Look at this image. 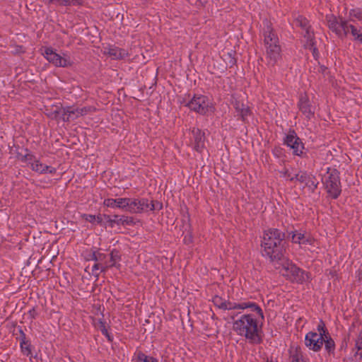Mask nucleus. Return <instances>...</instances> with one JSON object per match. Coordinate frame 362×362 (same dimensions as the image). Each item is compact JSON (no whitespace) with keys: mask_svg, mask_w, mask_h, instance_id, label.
Listing matches in <instances>:
<instances>
[{"mask_svg":"<svg viewBox=\"0 0 362 362\" xmlns=\"http://www.w3.org/2000/svg\"><path fill=\"white\" fill-rule=\"evenodd\" d=\"M349 30L351 31V33L354 37L355 40L362 43V28H359L358 29H357L352 25H350Z\"/></svg>","mask_w":362,"mask_h":362,"instance_id":"nucleus-22","label":"nucleus"},{"mask_svg":"<svg viewBox=\"0 0 362 362\" xmlns=\"http://www.w3.org/2000/svg\"><path fill=\"white\" fill-rule=\"evenodd\" d=\"M104 205L110 208H118L131 213L160 210L163 204L158 202H150L146 199L130 198L106 199Z\"/></svg>","mask_w":362,"mask_h":362,"instance_id":"nucleus-2","label":"nucleus"},{"mask_svg":"<svg viewBox=\"0 0 362 362\" xmlns=\"http://www.w3.org/2000/svg\"><path fill=\"white\" fill-rule=\"evenodd\" d=\"M313 55H314L315 57H316V56H317V53H316V49H315V48H313Z\"/></svg>","mask_w":362,"mask_h":362,"instance_id":"nucleus-33","label":"nucleus"},{"mask_svg":"<svg viewBox=\"0 0 362 362\" xmlns=\"http://www.w3.org/2000/svg\"><path fill=\"white\" fill-rule=\"evenodd\" d=\"M105 53L115 59H123L127 56V52L124 49H119L115 46L106 47Z\"/></svg>","mask_w":362,"mask_h":362,"instance_id":"nucleus-16","label":"nucleus"},{"mask_svg":"<svg viewBox=\"0 0 362 362\" xmlns=\"http://www.w3.org/2000/svg\"><path fill=\"white\" fill-rule=\"evenodd\" d=\"M292 241L300 245H312L313 243V240L309 235L299 231L293 233Z\"/></svg>","mask_w":362,"mask_h":362,"instance_id":"nucleus-15","label":"nucleus"},{"mask_svg":"<svg viewBox=\"0 0 362 362\" xmlns=\"http://www.w3.org/2000/svg\"><path fill=\"white\" fill-rule=\"evenodd\" d=\"M324 337L325 338V340L324 342V344L325 345V348L327 351H330L334 349V343L330 338H329L328 334H327L326 332L325 333Z\"/></svg>","mask_w":362,"mask_h":362,"instance_id":"nucleus-26","label":"nucleus"},{"mask_svg":"<svg viewBox=\"0 0 362 362\" xmlns=\"http://www.w3.org/2000/svg\"><path fill=\"white\" fill-rule=\"evenodd\" d=\"M296 362H307L304 358H303V356H297L296 358Z\"/></svg>","mask_w":362,"mask_h":362,"instance_id":"nucleus-31","label":"nucleus"},{"mask_svg":"<svg viewBox=\"0 0 362 362\" xmlns=\"http://www.w3.org/2000/svg\"><path fill=\"white\" fill-rule=\"evenodd\" d=\"M102 332L104 335H105L107 337L108 340H111V337H110L107 329L105 327L102 329Z\"/></svg>","mask_w":362,"mask_h":362,"instance_id":"nucleus-30","label":"nucleus"},{"mask_svg":"<svg viewBox=\"0 0 362 362\" xmlns=\"http://www.w3.org/2000/svg\"><path fill=\"white\" fill-rule=\"evenodd\" d=\"M83 218L90 222V223H100L102 219L100 218V216H95L94 215H90V214H84L83 216Z\"/></svg>","mask_w":362,"mask_h":362,"instance_id":"nucleus-25","label":"nucleus"},{"mask_svg":"<svg viewBox=\"0 0 362 362\" xmlns=\"http://www.w3.org/2000/svg\"><path fill=\"white\" fill-rule=\"evenodd\" d=\"M263 35L267 59L270 64H274L280 57L281 48L278 37L273 33L272 28L268 22L264 23Z\"/></svg>","mask_w":362,"mask_h":362,"instance_id":"nucleus-4","label":"nucleus"},{"mask_svg":"<svg viewBox=\"0 0 362 362\" xmlns=\"http://www.w3.org/2000/svg\"><path fill=\"white\" fill-rule=\"evenodd\" d=\"M187 106L202 115H206L212 112L214 107L211 101L205 95H195L187 104Z\"/></svg>","mask_w":362,"mask_h":362,"instance_id":"nucleus-8","label":"nucleus"},{"mask_svg":"<svg viewBox=\"0 0 362 362\" xmlns=\"http://www.w3.org/2000/svg\"><path fill=\"white\" fill-rule=\"evenodd\" d=\"M184 241H185V243H187V244L192 242V235H191V234H190V233H187V234L185 236V238H184Z\"/></svg>","mask_w":362,"mask_h":362,"instance_id":"nucleus-29","label":"nucleus"},{"mask_svg":"<svg viewBox=\"0 0 362 362\" xmlns=\"http://www.w3.org/2000/svg\"><path fill=\"white\" fill-rule=\"evenodd\" d=\"M31 166L33 170L40 173H54L55 172V169L54 168L43 164L39 160H35L32 163Z\"/></svg>","mask_w":362,"mask_h":362,"instance_id":"nucleus-18","label":"nucleus"},{"mask_svg":"<svg viewBox=\"0 0 362 362\" xmlns=\"http://www.w3.org/2000/svg\"><path fill=\"white\" fill-rule=\"evenodd\" d=\"M262 254L271 261H279L284 250L283 234L277 229H269L264 233L262 240Z\"/></svg>","mask_w":362,"mask_h":362,"instance_id":"nucleus-3","label":"nucleus"},{"mask_svg":"<svg viewBox=\"0 0 362 362\" xmlns=\"http://www.w3.org/2000/svg\"><path fill=\"white\" fill-rule=\"evenodd\" d=\"M322 181L330 197L337 198L341 192L339 173L336 169L326 168L322 173Z\"/></svg>","mask_w":362,"mask_h":362,"instance_id":"nucleus-5","label":"nucleus"},{"mask_svg":"<svg viewBox=\"0 0 362 362\" xmlns=\"http://www.w3.org/2000/svg\"><path fill=\"white\" fill-rule=\"evenodd\" d=\"M137 361L138 362H158V361L149 356H146L144 354H139L137 357Z\"/></svg>","mask_w":362,"mask_h":362,"instance_id":"nucleus-24","label":"nucleus"},{"mask_svg":"<svg viewBox=\"0 0 362 362\" xmlns=\"http://www.w3.org/2000/svg\"><path fill=\"white\" fill-rule=\"evenodd\" d=\"M349 18L351 21L355 19L362 21V9L354 8L349 11Z\"/></svg>","mask_w":362,"mask_h":362,"instance_id":"nucleus-23","label":"nucleus"},{"mask_svg":"<svg viewBox=\"0 0 362 362\" xmlns=\"http://www.w3.org/2000/svg\"><path fill=\"white\" fill-rule=\"evenodd\" d=\"M293 25L300 26L305 32V37L306 38V47L313 48L312 32L310 31V26L308 20L302 16L298 15L293 21Z\"/></svg>","mask_w":362,"mask_h":362,"instance_id":"nucleus-13","label":"nucleus"},{"mask_svg":"<svg viewBox=\"0 0 362 362\" xmlns=\"http://www.w3.org/2000/svg\"><path fill=\"white\" fill-rule=\"evenodd\" d=\"M220 299L218 298H215V303H218V300H219Z\"/></svg>","mask_w":362,"mask_h":362,"instance_id":"nucleus-34","label":"nucleus"},{"mask_svg":"<svg viewBox=\"0 0 362 362\" xmlns=\"http://www.w3.org/2000/svg\"><path fill=\"white\" fill-rule=\"evenodd\" d=\"M284 143L293 151V154L296 156H301L303 154L304 146L294 132H289L286 134Z\"/></svg>","mask_w":362,"mask_h":362,"instance_id":"nucleus-12","label":"nucleus"},{"mask_svg":"<svg viewBox=\"0 0 362 362\" xmlns=\"http://www.w3.org/2000/svg\"><path fill=\"white\" fill-rule=\"evenodd\" d=\"M21 348L24 354L29 355L30 354V345L28 342L25 341H21Z\"/></svg>","mask_w":362,"mask_h":362,"instance_id":"nucleus-27","label":"nucleus"},{"mask_svg":"<svg viewBox=\"0 0 362 362\" xmlns=\"http://www.w3.org/2000/svg\"><path fill=\"white\" fill-rule=\"evenodd\" d=\"M220 308L226 310L250 308L252 313L244 314L235 320L233 322V329L239 336L243 337L253 343L260 341L259 321L264 318L262 309L253 303H242L233 304L221 303Z\"/></svg>","mask_w":362,"mask_h":362,"instance_id":"nucleus-1","label":"nucleus"},{"mask_svg":"<svg viewBox=\"0 0 362 362\" xmlns=\"http://www.w3.org/2000/svg\"><path fill=\"white\" fill-rule=\"evenodd\" d=\"M234 107L237 112L243 119H245V117H247L250 112L249 108L244 104L240 103L239 102H235L234 104Z\"/></svg>","mask_w":362,"mask_h":362,"instance_id":"nucleus-20","label":"nucleus"},{"mask_svg":"<svg viewBox=\"0 0 362 362\" xmlns=\"http://www.w3.org/2000/svg\"><path fill=\"white\" fill-rule=\"evenodd\" d=\"M299 108L308 118H310L313 115V108L310 106L308 100L305 97L300 98Z\"/></svg>","mask_w":362,"mask_h":362,"instance_id":"nucleus-17","label":"nucleus"},{"mask_svg":"<svg viewBox=\"0 0 362 362\" xmlns=\"http://www.w3.org/2000/svg\"><path fill=\"white\" fill-rule=\"evenodd\" d=\"M281 268L280 273L286 276L288 279L298 283H303L309 279V276L307 273L298 268L295 264L289 262L288 259H281Z\"/></svg>","mask_w":362,"mask_h":362,"instance_id":"nucleus-6","label":"nucleus"},{"mask_svg":"<svg viewBox=\"0 0 362 362\" xmlns=\"http://www.w3.org/2000/svg\"><path fill=\"white\" fill-rule=\"evenodd\" d=\"M325 329L322 323L318 325L317 332H310L305 337L306 346L314 351H318L324 344Z\"/></svg>","mask_w":362,"mask_h":362,"instance_id":"nucleus-7","label":"nucleus"},{"mask_svg":"<svg viewBox=\"0 0 362 362\" xmlns=\"http://www.w3.org/2000/svg\"><path fill=\"white\" fill-rule=\"evenodd\" d=\"M281 176L286 180L290 181H298L305 185H308L310 189H315L317 183L315 181L307 182V175L305 173L300 174L299 172L293 168H286L281 171Z\"/></svg>","mask_w":362,"mask_h":362,"instance_id":"nucleus-9","label":"nucleus"},{"mask_svg":"<svg viewBox=\"0 0 362 362\" xmlns=\"http://www.w3.org/2000/svg\"><path fill=\"white\" fill-rule=\"evenodd\" d=\"M42 54L50 63H52L54 66H66L71 64L69 57L65 54L63 57L59 55L51 47H45L42 52Z\"/></svg>","mask_w":362,"mask_h":362,"instance_id":"nucleus-11","label":"nucleus"},{"mask_svg":"<svg viewBox=\"0 0 362 362\" xmlns=\"http://www.w3.org/2000/svg\"><path fill=\"white\" fill-rule=\"evenodd\" d=\"M119 259H120V257H119V252L117 251H112L110 254V262L105 263V267H119V265L117 264V262H119Z\"/></svg>","mask_w":362,"mask_h":362,"instance_id":"nucleus-21","label":"nucleus"},{"mask_svg":"<svg viewBox=\"0 0 362 362\" xmlns=\"http://www.w3.org/2000/svg\"><path fill=\"white\" fill-rule=\"evenodd\" d=\"M327 25L338 36L346 35L349 31L350 25L342 18H337L333 15L327 16Z\"/></svg>","mask_w":362,"mask_h":362,"instance_id":"nucleus-10","label":"nucleus"},{"mask_svg":"<svg viewBox=\"0 0 362 362\" xmlns=\"http://www.w3.org/2000/svg\"><path fill=\"white\" fill-rule=\"evenodd\" d=\"M88 112L87 108H81V109H75L71 110L69 112L70 114L76 115V116L83 115L86 114Z\"/></svg>","mask_w":362,"mask_h":362,"instance_id":"nucleus-28","label":"nucleus"},{"mask_svg":"<svg viewBox=\"0 0 362 362\" xmlns=\"http://www.w3.org/2000/svg\"><path fill=\"white\" fill-rule=\"evenodd\" d=\"M192 134L194 149L197 151H201L204 147V134L199 129L194 128L192 130Z\"/></svg>","mask_w":362,"mask_h":362,"instance_id":"nucleus-14","label":"nucleus"},{"mask_svg":"<svg viewBox=\"0 0 362 362\" xmlns=\"http://www.w3.org/2000/svg\"><path fill=\"white\" fill-rule=\"evenodd\" d=\"M356 346L357 347V349L358 350H361L362 349V341H357L356 343Z\"/></svg>","mask_w":362,"mask_h":362,"instance_id":"nucleus-32","label":"nucleus"},{"mask_svg":"<svg viewBox=\"0 0 362 362\" xmlns=\"http://www.w3.org/2000/svg\"><path fill=\"white\" fill-rule=\"evenodd\" d=\"M93 258L98 262L93 267V269H102L103 267H105V263L107 262L105 261L106 255L105 254L98 251L93 253Z\"/></svg>","mask_w":362,"mask_h":362,"instance_id":"nucleus-19","label":"nucleus"}]
</instances>
